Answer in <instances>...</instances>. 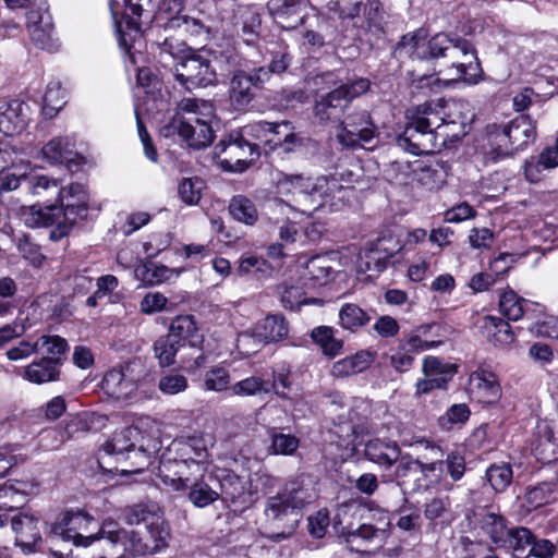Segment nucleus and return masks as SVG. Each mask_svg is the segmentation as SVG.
<instances>
[{
	"mask_svg": "<svg viewBox=\"0 0 558 558\" xmlns=\"http://www.w3.org/2000/svg\"><path fill=\"white\" fill-rule=\"evenodd\" d=\"M434 342L423 341L418 336H412L401 341L399 347L389 355L390 366L398 373L408 372L414 363V353L429 349Z\"/></svg>",
	"mask_w": 558,
	"mask_h": 558,
	"instance_id": "24",
	"label": "nucleus"
},
{
	"mask_svg": "<svg viewBox=\"0 0 558 558\" xmlns=\"http://www.w3.org/2000/svg\"><path fill=\"white\" fill-rule=\"evenodd\" d=\"M506 126L515 151L532 143L536 137L535 124L527 116H520Z\"/></svg>",
	"mask_w": 558,
	"mask_h": 558,
	"instance_id": "40",
	"label": "nucleus"
},
{
	"mask_svg": "<svg viewBox=\"0 0 558 558\" xmlns=\"http://www.w3.org/2000/svg\"><path fill=\"white\" fill-rule=\"evenodd\" d=\"M408 119H413L424 130L432 131L439 138L440 145L457 138V132H447L444 128L442 99L426 101L408 110Z\"/></svg>",
	"mask_w": 558,
	"mask_h": 558,
	"instance_id": "16",
	"label": "nucleus"
},
{
	"mask_svg": "<svg viewBox=\"0 0 558 558\" xmlns=\"http://www.w3.org/2000/svg\"><path fill=\"white\" fill-rule=\"evenodd\" d=\"M374 523H364L355 530L342 533V537L351 551L365 553L371 546H381L388 537L390 518L388 512L378 511Z\"/></svg>",
	"mask_w": 558,
	"mask_h": 558,
	"instance_id": "12",
	"label": "nucleus"
},
{
	"mask_svg": "<svg viewBox=\"0 0 558 558\" xmlns=\"http://www.w3.org/2000/svg\"><path fill=\"white\" fill-rule=\"evenodd\" d=\"M149 375L146 363L135 357L109 369L101 380L104 392L116 400L132 399Z\"/></svg>",
	"mask_w": 558,
	"mask_h": 558,
	"instance_id": "7",
	"label": "nucleus"
},
{
	"mask_svg": "<svg viewBox=\"0 0 558 558\" xmlns=\"http://www.w3.org/2000/svg\"><path fill=\"white\" fill-rule=\"evenodd\" d=\"M400 250V241L395 235L385 234L379 236L360 255L359 268L362 271L379 274L387 268L390 258Z\"/></svg>",
	"mask_w": 558,
	"mask_h": 558,
	"instance_id": "17",
	"label": "nucleus"
},
{
	"mask_svg": "<svg viewBox=\"0 0 558 558\" xmlns=\"http://www.w3.org/2000/svg\"><path fill=\"white\" fill-rule=\"evenodd\" d=\"M94 423L95 414L87 411L69 415L64 421L63 429L60 434L61 440L68 441L87 434Z\"/></svg>",
	"mask_w": 558,
	"mask_h": 558,
	"instance_id": "42",
	"label": "nucleus"
},
{
	"mask_svg": "<svg viewBox=\"0 0 558 558\" xmlns=\"http://www.w3.org/2000/svg\"><path fill=\"white\" fill-rule=\"evenodd\" d=\"M166 27L169 29L180 28L192 36L202 38L203 40L209 38V27L205 25L201 19L186 14L173 15L169 19Z\"/></svg>",
	"mask_w": 558,
	"mask_h": 558,
	"instance_id": "48",
	"label": "nucleus"
},
{
	"mask_svg": "<svg viewBox=\"0 0 558 558\" xmlns=\"http://www.w3.org/2000/svg\"><path fill=\"white\" fill-rule=\"evenodd\" d=\"M134 276L145 286H156L179 276V271L154 262L138 264L134 269Z\"/></svg>",
	"mask_w": 558,
	"mask_h": 558,
	"instance_id": "37",
	"label": "nucleus"
},
{
	"mask_svg": "<svg viewBox=\"0 0 558 558\" xmlns=\"http://www.w3.org/2000/svg\"><path fill=\"white\" fill-rule=\"evenodd\" d=\"M281 303L286 308H299L306 303L303 287L299 282L286 281L279 288Z\"/></svg>",
	"mask_w": 558,
	"mask_h": 558,
	"instance_id": "60",
	"label": "nucleus"
},
{
	"mask_svg": "<svg viewBox=\"0 0 558 558\" xmlns=\"http://www.w3.org/2000/svg\"><path fill=\"white\" fill-rule=\"evenodd\" d=\"M438 141L432 131L424 130L415 120L409 119L403 133L397 137V145L412 155H423L433 151Z\"/></svg>",
	"mask_w": 558,
	"mask_h": 558,
	"instance_id": "19",
	"label": "nucleus"
},
{
	"mask_svg": "<svg viewBox=\"0 0 558 558\" xmlns=\"http://www.w3.org/2000/svg\"><path fill=\"white\" fill-rule=\"evenodd\" d=\"M486 134L492 151L496 157H505L515 153L506 124H489L486 128Z\"/></svg>",
	"mask_w": 558,
	"mask_h": 558,
	"instance_id": "45",
	"label": "nucleus"
},
{
	"mask_svg": "<svg viewBox=\"0 0 558 558\" xmlns=\"http://www.w3.org/2000/svg\"><path fill=\"white\" fill-rule=\"evenodd\" d=\"M369 320V315L359 305L353 303L343 304L339 311V322L341 327L353 332L366 326Z\"/></svg>",
	"mask_w": 558,
	"mask_h": 558,
	"instance_id": "49",
	"label": "nucleus"
},
{
	"mask_svg": "<svg viewBox=\"0 0 558 558\" xmlns=\"http://www.w3.org/2000/svg\"><path fill=\"white\" fill-rule=\"evenodd\" d=\"M305 0H272L271 14L282 28L292 29L303 23Z\"/></svg>",
	"mask_w": 558,
	"mask_h": 558,
	"instance_id": "25",
	"label": "nucleus"
},
{
	"mask_svg": "<svg viewBox=\"0 0 558 558\" xmlns=\"http://www.w3.org/2000/svg\"><path fill=\"white\" fill-rule=\"evenodd\" d=\"M239 276L253 275L256 279H266L271 276L272 267L264 258L254 255L243 256L236 268Z\"/></svg>",
	"mask_w": 558,
	"mask_h": 558,
	"instance_id": "52",
	"label": "nucleus"
},
{
	"mask_svg": "<svg viewBox=\"0 0 558 558\" xmlns=\"http://www.w3.org/2000/svg\"><path fill=\"white\" fill-rule=\"evenodd\" d=\"M435 60L444 61L449 80L475 83L481 73L480 62L473 45L451 33L442 34Z\"/></svg>",
	"mask_w": 558,
	"mask_h": 558,
	"instance_id": "5",
	"label": "nucleus"
},
{
	"mask_svg": "<svg viewBox=\"0 0 558 558\" xmlns=\"http://www.w3.org/2000/svg\"><path fill=\"white\" fill-rule=\"evenodd\" d=\"M43 157L50 163H63L74 160L75 143L70 136H57L41 148Z\"/></svg>",
	"mask_w": 558,
	"mask_h": 558,
	"instance_id": "36",
	"label": "nucleus"
},
{
	"mask_svg": "<svg viewBox=\"0 0 558 558\" xmlns=\"http://www.w3.org/2000/svg\"><path fill=\"white\" fill-rule=\"evenodd\" d=\"M477 522L480 529L490 538V541L500 548L506 545V537L509 535L510 527L507 525L506 518L495 511L483 509L477 514Z\"/></svg>",
	"mask_w": 558,
	"mask_h": 558,
	"instance_id": "31",
	"label": "nucleus"
},
{
	"mask_svg": "<svg viewBox=\"0 0 558 558\" xmlns=\"http://www.w3.org/2000/svg\"><path fill=\"white\" fill-rule=\"evenodd\" d=\"M100 537L108 539L112 545H121L124 556H144L156 551V545L140 535L138 532L120 529L113 521H105L100 529Z\"/></svg>",
	"mask_w": 558,
	"mask_h": 558,
	"instance_id": "18",
	"label": "nucleus"
},
{
	"mask_svg": "<svg viewBox=\"0 0 558 558\" xmlns=\"http://www.w3.org/2000/svg\"><path fill=\"white\" fill-rule=\"evenodd\" d=\"M506 539V545H501L500 548L510 550L514 558H519L527 548H531L534 542V534L523 526L512 527Z\"/></svg>",
	"mask_w": 558,
	"mask_h": 558,
	"instance_id": "50",
	"label": "nucleus"
},
{
	"mask_svg": "<svg viewBox=\"0 0 558 558\" xmlns=\"http://www.w3.org/2000/svg\"><path fill=\"white\" fill-rule=\"evenodd\" d=\"M213 117L214 106L211 102L184 98L178 104L169 129L173 133H178L190 147L201 149L208 146L214 140V131L210 126Z\"/></svg>",
	"mask_w": 558,
	"mask_h": 558,
	"instance_id": "3",
	"label": "nucleus"
},
{
	"mask_svg": "<svg viewBox=\"0 0 558 558\" xmlns=\"http://www.w3.org/2000/svg\"><path fill=\"white\" fill-rule=\"evenodd\" d=\"M93 521L94 519L83 511H66L53 524L52 533L63 541H72L76 546H88L95 539L101 538L100 531L98 534L83 535Z\"/></svg>",
	"mask_w": 558,
	"mask_h": 558,
	"instance_id": "15",
	"label": "nucleus"
},
{
	"mask_svg": "<svg viewBox=\"0 0 558 558\" xmlns=\"http://www.w3.org/2000/svg\"><path fill=\"white\" fill-rule=\"evenodd\" d=\"M364 453L373 463L390 468L399 461L401 449L396 441L375 438L366 442Z\"/></svg>",
	"mask_w": 558,
	"mask_h": 558,
	"instance_id": "28",
	"label": "nucleus"
},
{
	"mask_svg": "<svg viewBox=\"0 0 558 558\" xmlns=\"http://www.w3.org/2000/svg\"><path fill=\"white\" fill-rule=\"evenodd\" d=\"M257 144H252L243 134H231L215 146V156L223 170L242 172L258 156Z\"/></svg>",
	"mask_w": 558,
	"mask_h": 558,
	"instance_id": "11",
	"label": "nucleus"
},
{
	"mask_svg": "<svg viewBox=\"0 0 558 558\" xmlns=\"http://www.w3.org/2000/svg\"><path fill=\"white\" fill-rule=\"evenodd\" d=\"M254 85L247 73L239 71L230 81L229 95L235 109H244L254 98Z\"/></svg>",
	"mask_w": 558,
	"mask_h": 558,
	"instance_id": "38",
	"label": "nucleus"
},
{
	"mask_svg": "<svg viewBox=\"0 0 558 558\" xmlns=\"http://www.w3.org/2000/svg\"><path fill=\"white\" fill-rule=\"evenodd\" d=\"M25 191L43 201L45 206L57 204L62 195V186L54 179L47 175L29 173L24 178Z\"/></svg>",
	"mask_w": 558,
	"mask_h": 558,
	"instance_id": "26",
	"label": "nucleus"
},
{
	"mask_svg": "<svg viewBox=\"0 0 558 558\" xmlns=\"http://www.w3.org/2000/svg\"><path fill=\"white\" fill-rule=\"evenodd\" d=\"M232 393L239 397H252L270 392V381L258 376L246 377L230 387Z\"/></svg>",
	"mask_w": 558,
	"mask_h": 558,
	"instance_id": "53",
	"label": "nucleus"
},
{
	"mask_svg": "<svg viewBox=\"0 0 558 558\" xmlns=\"http://www.w3.org/2000/svg\"><path fill=\"white\" fill-rule=\"evenodd\" d=\"M269 446V453L271 454H281V456H292L300 446V440L294 435L278 433L277 430H272Z\"/></svg>",
	"mask_w": 558,
	"mask_h": 558,
	"instance_id": "57",
	"label": "nucleus"
},
{
	"mask_svg": "<svg viewBox=\"0 0 558 558\" xmlns=\"http://www.w3.org/2000/svg\"><path fill=\"white\" fill-rule=\"evenodd\" d=\"M457 372V366L444 363L436 356H426L423 360V373L426 377H437L445 380V385Z\"/></svg>",
	"mask_w": 558,
	"mask_h": 558,
	"instance_id": "64",
	"label": "nucleus"
},
{
	"mask_svg": "<svg viewBox=\"0 0 558 558\" xmlns=\"http://www.w3.org/2000/svg\"><path fill=\"white\" fill-rule=\"evenodd\" d=\"M444 108V128H454L453 132H457V138L466 134V126L472 121L470 114L469 104L463 100H445L442 99Z\"/></svg>",
	"mask_w": 558,
	"mask_h": 558,
	"instance_id": "29",
	"label": "nucleus"
},
{
	"mask_svg": "<svg viewBox=\"0 0 558 558\" xmlns=\"http://www.w3.org/2000/svg\"><path fill=\"white\" fill-rule=\"evenodd\" d=\"M525 300L520 298L513 291H506L500 295L499 308L504 316L509 320L517 322L522 318L524 314L523 304Z\"/></svg>",
	"mask_w": 558,
	"mask_h": 558,
	"instance_id": "59",
	"label": "nucleus"
},
{
	"mask_svg": "<svg viewBox=\"0 0 558 558\" xmlns=\"http://www.w3.org/2000/svg\"><path fill=\"white\" fill-rule=\"evenodd\" d=\"M376 134L377 128L373 123L369 113L366 110H362L349 114L340 123L337 138L345 147H364L375 138Z\"/></svg>",
	"mask_w": 558,
	"mask_h": 558,
	"instance_id": "13",
	"label": "nucleus"
},
{
	"mask_svg": "<svg viewBox=\"0 0 558 558\" xmlns=\"http://www.w3.org/2000/svg\"><path fill=\"white\" fill-rule=\"evenodd\" d=\"M140 435V430L135 427H125L116 432L111 438L102 445L101 452L104 456H101L100 459L114 457L119 462L122 461V459H130V452L135 446Z\"/></svg>",
	"mask_w": 558,
	"mask_h": 558,
	"instance_id": "23",
	"label": "nucleus"
},
{
	"mask_svg": "<svg viewBox=\"0 0 558 558\" xmlns=\"http://www.w3.org/2000/svg\"><path fill=\"white\" fill-rule=\"evenodd\" d=\"M172 482H178L175 489L189 488V499L198 508H204L216 501L220 494L203 480V476L191 475L184 470H177Z\"/></svg>",
	"mask_w": 558,
	"mask_h": 558,
	"instance_id": "20",
	"label": "nucleus"
},
{
	"mask_svg": "<svg viewBox=\"0 0 558 558\" xmlns=\"http://www.w3.org/2000/svg\"><path fill=\"white\" fill-rule=\"evenodd\" d=\"M480 330L483 337L495 345H507L514 341V332L509 323L501 317L486 315L483 317Z\"/></svg>",
	"mask_w": 558,
	"mask_h": 558,
	"instance_id": "33",
	"label": "nucleus"
},
{
	"mask_svg": "<svg viewBox=\"0 0 558 558\" xmlns=\"http://www.w3.org/2000/svg\"><path fill=\"white\" fill-rule=\"evenodd\" d=\"M230 374L226 367L214 366L206 372L203 380V388L206 391L221 392L230 386Z\"/></svg>",
	"mask_w": 558,
	"mask_h": 558,
	"instance_id": "63",
	"label": "nucleus"
},
{
	"mask_svg": "<svg viewBox=\"0 0 558 558\" xmlns=\"http://www.w3.org/2000/svg\"><path fill=\"white\" fill-rule=\"evenodd\" d=\"M88 213V195L82 184H71L62 187V195L57 204H49L43 208L31 206L22 211V220L29 228L51 227L52 240H60L66 235L72 227L86 218Z\"/></svg>",
	"mask_w": 558,
	"mask_h": 558,
	"instance_id": "1",
	"label": "nucleus"
},
{
	"mask_svg": "<svg viewBox=\"0 0 558 558\" xmlns=\"http://www.w3.org/2000/svg\"><path fill=\"white\" fill-rule=\"evenodd\" d=\"M337 186L336 180L329 181L325 175L313 179L303 173L280 172L276 180L277 193L302 206L301 214H310L324 206Z\"/></svg>",
	"mask_w": 558,
	"mask_h": 558,
	"instance_id": "4",
	"label": "nucleus"
},
{
	"mask_svg": "<svg viewBox=\"0 0 558 558\" xmlns=\"http://www.w3.org/2000/svg\"><path fill=\"white\" fill-rule=\"evenodd\" d=\"M228 210L234 220L246 226H254L258 220V210L255 204L244 195L233 196Z\"/></svg>",
	"mask_w": 558,
	"mask_h": 558,
	"instance_id": "44",
	"label": "nucleus"
},
{
	"mask_svg": "<svg viewBox=\"0 0 558 558\" xmlns=\"http://www.w3.org/2000/svg\"><path fill=\"white\" fill-rule=\"evenodd\" d=\"M512 469L507 463L492 464L486 470V478L495 492H504L512 482Z\"/></svg>",
	"mask_w": 558,
	"mask_h": 558,
	"instance_id": "61",
	"label": "nucleus"
},
{
	"mask_svg": "<svg viewBox=\"0 0 558 558\" xmlns=\"http://www.w3.org/2000/svg\"><path fill=\"white\" fill-rule=\"evenodd\" d=\"M449 166L444 161H437L421 169L418 181L427 190H438L447 181Z\"/></svg>",
	"mask_w": 558,
	"mask_h": 558,
	"instance_id": "51",
	"label": "nucleus"
},
{
	"mask_svg": "<svg viewBox=\"0 0 558 558\" xmlns=\"http://www.w3.org/2000/svg\"><path fill=\"white\" fill-rule=\"evenodd\" d=\"M316 498L312 481L305 475H299L288 481L283 488L269 497L265 506V514L269 521L282 524L281 532L271 535L280 542L290 537L299 525L301 511Z\"/></svg>",
	"mask_w": 558,
	"mask_h": 558,
	"instance_id": "2",
	"label": "nucleus"
},
{
	"mask_svg": "<svg viewBox=\"0 0 558 558\" xmlns=\"http://www.w3.org/2000/svg\"><path fill=\"white\" fill-rule=\"evenodd\" d=\"M182 345L170 336H161L154 343L155 357L158 359L161 367L174 364L175 355Z\"/></svg>",
	"mask_w": 558,
	"mask_h": 558,
	"instance_id": "55",
	"label": "nucleus"
},
{
	"mask_svg": "<svg viewBox=\"0 0 558 558\" xmlns=\"http://www.w3.org/2000/svg\"><path fill=\"white\" fill-rule=\"evenodd\" d=\"M213 446L209 435L193 434L175 438L168 448V458L162 460L167 471L184 470L191 475L203 476L208 465V448Z\"/></svg>",
	"mask_w": 558,
	"mask_h": 558,
	"instance_id": "6",
	"label": "nucleus"
},
{
	"mask_svg": "<svg viewBox=\"0 0 558 558\" xmlns=\"http://www.w3.org/2000/svg\"><path fill=\"white\" fill-rule=\"evenodd\" d=\"M558 167V150L555 146L546 147L537 158L532 157L525 162L524 172L530 182L541 180L542 170H549Z\"/></svg>",
	"mask_w": 558,
	"mask_h": 558,
	"instance_id": "41",
	"label": "nucleus"
},
{
	"mask_svg": "<svg viewBox=\"0 0 558 558\" xmlns=\"http://www.w3.org/2000/svg\"><path fill=\"white\" fill-rule=\"evenodd\" d=\"M369 88V81L359 78L322 95L315 102V118L322 124L341 123L342 117L350 102L365 94Z\"/></svg>",
	"mask_w": 558,
	"mask_h": 558,
	"instance_id": "8",
	"label": "nucleus"
},
{
	"mask_svg": "<svg viewBox=\"0 0 558 558\" xmlns=\"http://www.w3.org/2000/svg\"><path fill=\"white\" fill-rule=\"evenodd\" d=\"M24 502V496L13 486L0 487V527L8 521V512L21 507Z\"/></svg>",
	"mask_w": 558,
	"mask_h": 558,
	"instance_id": "58",
	"label": "nucleus"
},
{
	"mask_svg": "<svg viewBox=\"0 0 558 558\" xmlns=\"http://www.w3.org/2000/svg\"><path fill=\"white\" fill-rule=\"evenodd\" d=\"M11 527L15 533V544L24 553H32L41 541L38 519L29 513L19 512L11 517Z\"/></svg>",
	"mask_w": 558,
	"mask_h": 558,
	"instance_id": "22",
	"label": "nucleus"
},
{
	"mask_svg": "<svg viewBox=\"0 0 558 558\" xmlns=\"http://www.w3.org/2000/svg\"><path fill=\"white\" fill-rule=\"evenodd\" d=\"M182 347L189 345L197 349L203 342V336L198 332L194 318L190 315H180L172 319L167 333Z\"/></svg>",
	"mask_w": 558,
	"mask_h": 558,
	"instance_id": "30",
	"label": "nucleus"
},
{
	"mask_svg": "<svg viewBox=\"0 0 558 558\" xmlns=\"http://www.w3.org/2000/svg\"><path fill=\"white\" fill-rule=\"evenodd\" d=\"M27 26L31 40L36 47L49 52L58 50L59 44L53 37V25L48 14H43L39 11L28 12Z\"/></svg>",
	"mask_w": 558,
	"mask_h": 558,
	"instance_id": "21",
	"label": "nucleus"
},
{
	"mask_svg": "<svg viewBox=\"0 0 558 558\" xmlns=\"http://www.w3.org/2000/svg\"><path fill=\"white\" fill-rule=\"evenodd\" d=\"M442 34L444 32L437 33L427 39V31L425 28H417L400 38L393 49V53L398 58L409 57L417 60H435Z\"/></svg>",
	"mask_w": 558,
	"mask_h": 558,
	"instance_id": "14",
	"label": "nucleus"
},
{
	"mask_svg": "<svg viewBox=\"0 0 558 558\" xmlns=\"http://www.w3.org/2000/svg\"><path fill=\"white\" fill-rule=\"evenodd\" d=\"M204 187L205 183L202 179L184 178L178 186V193L183 203L192 206L201 201Z\"/></svg>",
	"mask_w": 558,
	"mask_h": 558,
	"instance_id": "62",
	"label": "nucleus"
},
{
	"mask_svg": "<svg viewBox=\"0 0 558 558\" xmlns=\"http://www.w3.org/2000/svg\"><path fill=\"white\" fill-rule=\"evenodd\" d=\"M59 357H41L25 368V377L34 384L56 380L59 376Z\"/></svg>",
	"mask_w": 558,
	"mask_h": 558,
	"instance_id": "39",
	"label": "nucleus"
},
{
	"mask_svg": "<svg viewBox=\"0 0 558 558\" xmlns=\"http://www.w3.org/2000/svg\"><path fill=\"white\" fill-rule=\"evenodd\" d=\"M542 436L533 448L535 458L545 465H553L558 473V441L554 438V433L546 427Z\"/></svg>",
	"mask_w": 558,
	"mask_h": 558,
	"instance_id": "43",
	"label": "nucleus"
},
{
	"mask_svg": "<svg viewBox=\"0 0 558 558\" xmlns=\"http://www.w3.org/2000/svg\"><path fill=\"white\" fill-rule=\"evenodd\" d=\"M144 536L150 545H156L158 550L167 545L170 536L169 527L160 515H151V520L145 525Z\"/></svg>",
	"mask_w": 558,
	"mask_h": 558,
	"instance_id": "56",
	"label": "nucleus"
},
{
	"mask_svg": "<svg viewBox=\"0 0 558 558\" xmlns=\"http://www.w3.org/2000/svg\"><path fill=\"white\" fill-rule=\"evenodd\" d=\"M226 468L217 475L220 487V495L225 500L232 502L245 504L247 497L253 494L250 486V478L246 471V464L250 459L239 453V456L230 457Z\"/></svg>",
	"mask_w": 558,
	"mask_h": 558,
	"instance_id": "10",
	"label": "nucleus"
},
{
	"mask_svg": "<svg viewBox=\"0 0 558 558\" xmlns=\"http://www.w3.org/2000/svg\"><path fill=\"white\" fill-rule=\"evenodd\" d=\"M174 77L189 92L216 85L218 77L215 60L204 53L187 56L175 65Z\"/></svg>",
	"mask_w": 558,
	"mask_h": 558,
	"instance_id": "9",
	"label": "nucleus"
},
{
	"mask_svg": "<svg viewBox=\"0 0 558 558\" xmlns=\"http://www.w3.org/2000/svg\"><path fill=\"white\" fill-rule=\"evenodd\" d=\"M28 107L20 101L12 100L0 109V132L12 135L24 131L28 124Z\"/></svg>",
	"mask_w": 558,
	"mask_h": 558,
	"instance_id": "27",
	"label": "nucleus"
},
{
	"mask_svg": "<svg viewBox=\"0 0 558 558\" xmlns=\"http://www.w3.org/2000/svg\"><path fill=\"white\" fill-rule=\"evenodd\" d=\"M288 322L282 315L278 314L266 316L253 329L254 336L266 343L282 340L288 336Z\"/></svg>",
	"mask_w": 558,
	"mask_h": 558,
	"instance_id": "35",
	"label": "nucleus"
},
{
	"mask_svg": "<svg viewBox=\"0 0 558 558\" xmlns=\"http://www.w3.org/2000/svg\"><path fill=\"white\" fill-rule=\"evenodd\" d=\"M442 472V461L423 463L418 460L412 492L426 490L438 483Z\"/></svg>",
	"mask_w": 558,
	"mask_h": 558,
	"instance_id": "47",
	"label": "nucleus"
},
{
	"mask_svg": "<svg viewBox=\"0 0 558 558\" xmlns=\"http://www.w3.org/2000/svg\"><path fill=\"white\" fill-rule=\"evenodd\" d=\"M373 361L374 355L369 351L361 350L353 355L335 362L330 374L337 378L353 376L367 369Z\"/></svg>",
	"mask_w": 558,
	"mask_h": 558,
	"instance_id": "34",
	"label": "nucleus"
},
{
	"mask_svg": "<svg viewBox=\"0 0 558 558\" xmlns=\"http://www.w3.org/2000/svg\"><path fill=\"white\" fill-rule=\"evenodd\" d=\"M266 145L271 148L282 147L283 151L290 153L304 145V138L294 132L289 121L271 122L269 140Z\"/></svg>",
	"mask_w": 558,
	"mask_h": 558,
	"instance_id": "32",
	"label": "nucleus"
},
{
	"mask_svg": "<svg viewBox=\"0 0 558 558\" xmlns=\"http://www.w3.org/2000/svg\"><path fill=\"white\" fill-rule=\"evenodd\" d=\"M274 211L282 215H287V221L283 222L279 228V236L287 243H293L296 240L298 229L295 223L291 221L290 215H295V207L286 202L282 198L274 201Z\"/></svg>",
	"mask_w": 558,
	"mask_h": 558,
	"instance_id": "54",
	"label": "nucleus"
},
{
	"mask_svg": "<svg viewBox=\"0 0 558 558\" xmlns=\"http://www.w3.org/2000/svg\"><path fill=\"white\" fill-rule=\"evenodd\" d=\"M311 338L329 357H333L342 351L343 341L335 337V330L329 326L315 327L311 331Z\"/></svg>",
	"mask_w": 558,
	"mask_h": 558,
	"instance_id": "46",
	"label": "nucleus"
}]
</instances>
